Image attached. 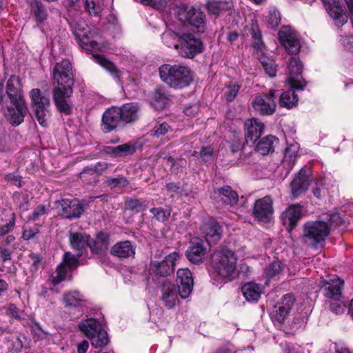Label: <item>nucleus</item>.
<instances>
[{
  "label": "nucleus",
  "instance_id": "obj_62",
  "mask_svg": "<svg viewBox=\"0 0 353 353\" xmlns=\"http://www.w3.org/2000/svg\"><path fill=\"white\" fill-rule=\"evenodd\" d=\"M108 168L107 164L105 163H98L94 168H88L84 170L81 174H85L86 173L90 172H97L101 174L104 170Z\"/></svg>",
  "mask_w": 353,
  "mask_h": 353
},
{
  "label": "nucleus",
  "instance_id": "obj_58",
  "mask_svg": "<svg viewBox=\"0 0 353 353\" xmlns=\"http://www.w3.org/2000/svg\"><path fill=\"white\" fill-rule=\"evenodd\" d=\"M109 184L112 188H122L128 185V181L124 177L110 179Z\"/></svg>",
  "mask_w": 353,
  "mask_h": 353
},
{
  "label": "nucleus",
  "instance_id": "obj_36",
  "mask_svg": "<svg viewBox=\"0 0 353 353\" xmlns=\"http://www.w3.org/2000/svg\"><path fill=\"white\" fill-rule=\"evenodd\" d=\"M203 46H174L177 52L184 58L192 59L203 50Z\"/></svg>",
  "mask_w": 353,
  "mask_h": 353
},
{
  "label": "nucleus",
  "instance_id": "obj_14",
  "mask_svg": "<svg viewBox=\"0 0 353 353\" xmlns=\"http://www.w3.org/2000/svg\"><path fill=\"white\" fill-rule=\"evenodd\" d=\"M176 281L180 296L182 299L188 298L192 293L194 285L191 272L188 268L179 269L176 272Z\"/></svg>",
  "mask_w": 353,
  "mask_h": 353
},
{
  "label": "nucleus",
  "instance_id": "obj_54",
  "mask_svg": "<svg viewBox=\"0 0 353 353\" xmlns=\"http://www.w3.org/2000/svg\"><path fill=\"white\" fill-rule=\"evenodd\" d=\"M88 26L83 21L79 20L74 25V34L76 36L85 37L87 34Z\"/></svg>",
  "mask_w": 353,
  "mask_h": 353
},
{
  "label": "nucleus",
  "instance_id": "obj_25",
  "mask_svg": "<svg viewBox=\"0 0 353 353\" xmlns=\"http://www.w3.org/2000/svg\"><path fill=\"white\" fill-rule=\"evenodd\" d=\"M162 301L165 305L168 308L173 307L178 302L179 291L174 284L165 282L163 284L162 288Z\"/></svg>",
  "mask_w": 353,
  "mask_h": 353
},
{
  "label": "nucleus",
  "instance_id": "obj_9",
  "mask_svg": "<svg viewBox=\"0 0 353 353\" xmlns=\"http://www.w3.org/2000/svg\"><path fill=\"white\" fill-rule=\"evenodd\" d=\"M276 91L270 90L268 94L256 96L252 102L254 110L261 115L272 114L276 110L275 94Z\"/></svg>",
  "mask_w": 353,
  "mask_h": 353
},
{
  "label": "nucleus",
  "instance_id": "obj_1",
  "mask_svg": "<svg viewBox=\"0 0 353 353\" xmlns=\"http://www.w3.org/2000/svg\"><path fill=\"white\" fill-rule=\"evenodd\" d=\"M53 80L57 86L53 90V99L58 110L70 114L72 106L70 97L72 94V72L71 63L63 59L57 63L53 69Z\"/></svg>",
  "mask_w": 353,
  "mask_h": 353
},
{
  "label": "nucleus",
  "instance_id": "obj_56",
  "mask_svg": "<svg viewBox=\"0 0 353 353\" xmlns=\"http://www.w3.org/2000/svg\"><path fill=\"white\" fill-rule=\"evenodd\" d=\"M294 298L292 295L291 294H285L283 296V299L281 301V303H279V304L281 305V306H283V307H285L288 312H290L293 304H294Z\"/></svg>",
  "mask_w": 353,
  "mask_h": 353
},
{
  "label": "nucleus",
  "instance_id": "obj_44",
  "mask_svg": "<svg viewBox=\"0 0 353 353\" xmlns=\"http://www.w3.org/2000/svg\"><path fill=\"white\" fill-rule=\"evenodd\" d=\"M285 309V307L281 306L279 304L276 305L271 313V317L273 321L278 323L283 322L289 314Z\"/></svg>",
  "mask_w": 353,
  "mask_h": 353
},
{
  "label": "nucleus",
  "instance_id": "obj_55",
  "mask_svg": "<svg viewBox=\"0 0 353 353\" xmlns=\"http://www.w3.org/2000/svg\"><path fill=\"white\" fill-rule=\"evenodd\" d=\"M46 213V209L45 205H39L34 209L32 214L28 216V220L37 221L40 219L41 216L44 215Z\"/></svg>",
  "mask_w": 353,
  "mask_h": 353
},
{
  "label": "nucleus",
  "instance_id": "obj_59",
  "mask_svg": "<svg viewBox=\"0 0 353 353\" xmlns=\"http://www.w3.org/2000/svg\"><path fill=\"white\" fill-rule=\"evenodd\" d=\"M7 314L11 318L18 320L21 319V312L17 308V307L14 304L10 303L8 305Z\"/></svg>",
  "mask_w": 353,
  "mask_h": 353
},
{
  "label": "nucleus",
  "instance_id": "obj_37",
  "mask_svg": "<svg viewBox=\"0 0 353 353\" xmlns=\"http://www.w3.org/2000/svg\"><path fill=\"white\" fill-rule=\"evenodd\" d=\"M108 236L105 234H99L97 236V241L93 243L89 241L88 246L92 252L97 254H103L106 250L108 244Z\"/></svg>",
  "mask_w": 353,
  "mask_h": 353
},
{
  "label": "nucleus",
  "instance_id": "obj_30",
  "mask_svg": "<svg viewBox=\"0 0 353 353\" xmlns=\"http://www.w3.org/2000/svg\"><path fill=\"white\" fill-rule=\"evenodd\" d=\"M279 39L281 44H296L300 43V36L290 26H283L279 32Z\"/></svg>",
  "mask_w": 353,
  "mask_h": 353
},
{
  "label": "nucleus",
  "instance_id": "obj_24",
  "mask_svg": "<svg viewBox=\"0 0 353 353\" xmlns=\"http://www.w3.org/2000/svg\"><path fill=\"white\" fill-rule=\"evenodd\" d=\"M62 212L66 219H78L83 212V208L78 199H62L59 201Z\"/></svg>",
  "mask_w": 353,
  "mask_h": 353
},
{
  "label": "nucleus",
  "instance_id": "obj_50",
  "mask_svg": "<svg viewBox=\"0 0 353 353\" xmlns=\"http://www.w3.org/2000/svg\"><path fill=\"white\" fill-rule=\"evenodd\" d=\"M249 32L253 40V44H263L261 32L256 23H252Z\"/></svg>",
  "mask_w": 353,
  "mask_h": 353
},
{
  "label": "nucleus",
  "instance_id": "obj_3",
  "mask_svg": "<svg viewBox=\"0 0 353 353\" xmlns=\"http://www.w3.org/2000/svg\"><path fill=\"white\" fill-rule=\"evenodd\" d=\"M161 79L174 89H182L190 85L193 81L192 71L181 65L163 64L159 68Z\"/></svg>",
  "mask_w": 353,
  "mask_h": 353
},
{
  "label": "nucleus",
  "instance_id": "obj_2",
  "mask_svg": "<svg viewBox=\"0 0 353 353\" xmlns=\"http://www.w3.org/2000/svg\"><path fill=\"white\" fill-rule=\"evenodd\" d=\"M236 261L237 258L233 251L227 248H221L212 255L210 274L230 279L235 272Z\"/></svg>",
  "mask_w": 353,
  "mask_h": 353
},
{
  "label": "nucleus",
  "instance_id": "obj_13",
  "mask_svg": "<svg viewBox=\"0 0 353 353\" xmlns=\"http://www.w3.org/2000/svg\"><path fill=\"white\" fill-rule=\"evenodd\" d=\"M3 108V114L6 119L13 126H18L23 122L24 117L28 112L26 102L10 103Z\"/></svg>",
  "mask_w": 353,
  "mask_h": 353
},
{
  "label": "nucleus",
  "instance_id": "obj_34",
  "mask_svg": "<svg viewBox=\"0 0 353 353\" xmlns=\"http://www.w3.org/2000/svg\"><path fill=\"white\" fill-rule=\"evenodd\" d=\"M208 12L210 14L218 16L221 12L231 8V4L227 1L211 0L206 4Z\"/></svg>",
  "mask_w": 353,
  "mask_h": 353
},
{
  "label": "nucleus",
  "instance_id": "obj_11",
  "mask_svg": "<svg viewBox=\"0 0 353 353\" xmlns=\"http://www.w3.org/2000/svg\"><path fill=\"white\" fill-rule=\"evenodd\" d=\"M179 259V253L173 252L167 255L161 261H152L150 270L157 275L168 276L174 273L176 261Z\"/></svg>",
  "mask_w": 353,
  "mask_h": 353
},
{
  "label": "nucleus",
  "instance_id": "obj_5",
  "mask_svg": "<svg viewBox=\"0 0 353 353\" xmlns=\"http://www.w3.org/2000/svg\"><path fill=\"white\" fill-rule=\"evenodd\" d=\"M29 97L38 123L43 127H47L50 118V101L48 94L39 88H33L29 92Z\"/></svg>",
  "mask_w": 353,
  "mask_h": 353
},
{
  "label": "nucleus",
  "instance_id": "obj_35",
  "mask_svg": "<svg viewBox=\"0 0 353 353\" xmlns=\"http://www.w3.org/2000/svg\"><path fill=\"white\" fill-rule=\"evenodd\" d=\"M298 97L293 90H288L281 94L279 104L282 108L291 109L298 103Z\"/></svg>",
  "mask_w": 353,
  "mask_h": 353
},
{
  "label": "nucleus",
  "instance_id": "obj_18",
  "mask_svg": "<svg viewBox=\"0 0 353 353\" xmlns=\"http://www.w3.org/2000/svg\"><path fill=\"white\" fill-rule=\"evenodd\" d=\"M201 230L205 241L210 245L220 240L222 234V228L218 222L212 218L208 219L203 223Z\"/></svg>",
  "mask_w": 353,
  "mask_h": 353
},
{
  "label": "nucleus",
  "instance_id": "obj_57",
  "mask_svg": "<svg viewBox=\"0 0 353 353\" xmlns=\"http://www.w3.org/2000/svg\"><path fill=\"white\" fill-rule=\"evenodd\" d=\"M170 130H171V127L167 123L163 122L154 128V134L157 137L163 136Z\"/></svg>",
  "mask_w": 353,
  "mask_h": 353
},
{
  "label": "nucleus",
  "instance_id": "obj_53",
  "mask_svg": "<svg viewBox=\"0 0 353 353\" xmlns=\"http://www.w3.org/2000/svg\"><path fill=\"white\" fill-rule=\"evenodd\" d=\"M239 86L236 84L229 85L224 92V96L228 101H232L236 96Z\"/></svg>",
  "mask_w": 353,
  "mask_h": 353
},
{
  "label": "nucleus",
  "instance_id": "obj_33",
  "mask_svg": "<svg viewBox=\"0 0 353 353\" xmlns=\"http://www.w3.org/2000/svg\"><path fill=\"white\" fill-rule=\"evenodd\" d=\"M279 139L272 135H268L259 141L255 147V150L263 155H266L274 150L275 143H278Z\"/></svg>",
  "mask_w": 353,
  "mask_h": 353
},
{
  "label": "nucleus",
  "instance_id": "obj_49",
  "mask_svg": "<svg viewBox=\"0 0 353 353\" xmlns=\"http://www.w3.org/2000/svg\"><path fill=\"white\" fill-rule=\"evenodd\" d=\"M176 36L178 38L177 41L181 43V44H202V42L195 38L194 35L192 33H184L180 36Z\"/></svg>",
  "mask_w": 353,
  "mask_h": 353
},
{
  "label": "nucleus",
  "instance_id": "obj_21",
  "mask_svg": "<svg viewBox=\"0 0 353 353\" xmlns=\"http://www.w3.org/2000/svg\"><path fill=\"white\" fill-rule=\"evenodd\" d=\"M122 123L119 108L112 107L105 111L102 117V130L104 132H110Z\"/></svg>",
  "mask_w": 353,
  "mask_h": 353
},
{
  "label": "nucleus",
  "instance_id": "obj_47",
  "mask_svg": "<svg viewBox=\"0 0 353 353\" xmlns=\"http://www.w3.org/2000/svg\"><path fill=\"white\" fill-rule=\"evenodd\" d=\"M150 212L154 215L157 220L161 222L167 221L171 213L170 209L164 210L161 208H151Z\"/></svg>",
  "mask_w": 353,
  "mask_h": 353
},
{
  "label": "nucleus",
  "instance_id": "obj_23",
  "mask_svg": "<svg viewBox=\"0 0 353 353\" xmlns=\"http://www.w3.org/2000/svg\"><path fill=\"white\" fill-rule=\"evenodd\" d=\"M86 47L87 48H85V50L87 51L88 55L90 56V58L93 59L97 63L101 65L107 71L110 72L115 79H120L121 71L117 69V68L112 62L108 61L101 54L95 53V46H86Z\"/></svg>",
  "mask_w": 353,
  "mask_h": 353
},
{
  "label": "nucleus",
  "instance_id": "obj_61",
  "mask_svg": "<svg viewBox=\"0 0 353 353\" xmlns=\"http://www.w3.org/2000/svg\"><path fill=\"white\" fill-rule=\"evenodd\" d=\"M12 252L3 245H0V258L2 263L11 260Z\"/></svg>",
  "mask_w": 353,
  "mask_h": 353
},
{
  "label": "nucleus",
  "instance_id": "obj_26",
  "mask_svg": "<svg viewBox=\"0 0 353 353\" xmlns=\"http://www.w3.org/2000/svg\"><path fill=\"white\" fill-rule=\"evenodd\" d=\"M205 253V249L203 247L202 241L196 239L192 241L191 245L186 251V256L192 263H199L203 261Z\"/></svg>",
  "mask_w": 353,
  "mask_h": 353
},
{
  "label": "nucleus",
  "instance_id": "obj_6",
  "mask_svg": "<svg viewBox=\"0 0 353 353\" xmlns=\"http://www.w3.org/2000/svg\"><path fill=\"white\" fill-rule=\"evenodd\" d=\"M78 327L90 340L94 348L102 347L109 342L108 333L103 329L100 322L94 318L81 321Z\"/></svg>",
  "mask_w": 353,
  "mask_h": 353
},
{
  "label": "nucleus",
  "instance_id": "obj_63",
  "mask_svg": "<svg viewBox=\"0 0 353 353\" xmlns=\"http://www.w3.org/2000/svg\"><path fill=\"white\" fill-rule=\"evenodd\" d=\"M263 66L265 72L270 77H274L276 74V68L272 61L263 62Z\"/></svg>",
  "mask_w": 353,
  "mask_h": 353
},
{
  "label": "nucleus",
  "instance_id": "obj_42",
  "mask_svg": "<svg viewBox=\"0 0 353 353\" xmlns=\"http://www.w3.org/2000/svg\"><path fill=\"white\" fill-rule=\"evenodd\" d=\"M327 220L325 221L331 228L342 227L345 228L346 225V221L344 218L341 217L339 213L333 212L327 216Z\"/></svg>",
  "mask_w": 353,
  "mask_h": 353
},
{
  "label": "nucleus",
  "instance_id": "obj_8",
  "mask_svg": "<svg viewBox=\"0 0 353 353\" xmlns=\"http://www.w3.org/2000/svg\"><path fill=\"white\" fill-rule=\"evenodd\" d=\"M62 303L69 312H74L70 319L75 320L82 315L88 301L79 292L70 291L63 294Z\"/></svg>",
  "mask_w": 353,
  "mask_h": 353
},
{
  "label": "nucleus",
  "instance_id": "obj_46",
  "mask_svg": "<svg viewBox=\"0 0 353 353\" xmlns=\"http://www.w3.org/2000/svg\"><path fill=\"white\" fill-rule=\"evenodd\" d=\"M67 271L63 263L59 264L56 270L55 274L52 275L50 281L55 285L65 279Z\"/></svg>",
  "mask_w": 353,
  "mask_h": 353
},
{
  "label": "nucleus",
  "instance_id": "obj_7",
  "mask_svg": "<svg viewBox=\"0 0 353 353\" xmlns=\"http://www.w3.org/2000/svg\"><path fill=\"white\" fill-rule=\"evenodd\" d=\"M329 234L330 226L325 221H311L304 224L303 238L311 247L316 248Z\"/></svg>",
  "mask_w": 353,
  "mask_h": 353
},
{
  "label": "nucleus",
  "instance_id": "obj_52",
  "mask_svg": "<svg viewBox=\"0 0 353 353\" xmlns=\"http://www.w3.org/2000/svg\"><path fill=\"white\" fill-rule=\"evenodd\" d=\"M128 205L131 210L141 212L146 208L147 203L145 201L137 199H131L128 201Z\"/></svg>",
  "mask_w": 353,
  "mask_h": 353
},
{
  "label": "nucleus",
  "instance_id": "obj_22",
  "mask_svg": "<svg viewBox=\"0 0 353 353\" xmlns=\"http://www.w3.org/2000/svg\"><path fill=\"white\" fill-rule=\"evenodd\" d=\"M302 216V209L299 205H291L281 214L282 223L289 231L296 225Z\"/></svg>",
  "mask_w": 353,
  "mask_h": 353
},
{
  "label": "nucleus",
  "instance_id": "obj_4",
  "mask_svg": "<svg viewBox=\"0 0 353 353\" xmlns=\"http://www.w3.org/2000/svg\"><path fill=\"white\" fill-rule=\"evenodd\" d=\"M173 13L183 23H188L194 27L197 32H203L205 29V15L196 10L191 4L180 1L171 3Z\"/></svg>",
  "mask_w": 353,
  "mask_h": 353
},
{
  "label": "nucleus",
  "instance_id": "obj_31",
  "mask_svg": "<svg viewBox=\"0 0 353 353\" xmlns=\"http://www.w3.org/2000/svg\"><path fill=\"white\" fill-rule=\"evenodd\" d=\"M110 253L119 258H128L134 256V248L129 241L116 243L110 250Z\"/></svg>",
  "mask_w": 353,
  "mask_h": 353
},
{
  "label": "nucleus",
  "instance_id": "obj_12",
  "mask_svg": "<svg viewBox=\"0 0 353 353\" xmlns=\"http://www.w3.org/2000/svg\"><path fill=\"white\" fill-rule=\"evenodd\" d=\"M254 216L259 221L268 223L274 214L273 201L270 196H265L255 201L252 209Z\"/></svg>",
  "mask_w": 353,
  "mask_h": 353
},
{
  "label": "nucleus",
  "instance_id": "obj_38",
  "mask_svg": "<svg viewBox=\"0 0 353 353\" xmlns=\"http://www.w3.org/2000/svg\"><path fill=\"white\" fill-rule=\"evenodd\" d=\"M219 194L223 201L229 205H234L239 201L237 193L231 187L225 185L219 189Z\"/></svg>",
  "mask_w": 353,
  "mask_h": 353
},
{
  "label": "nucleus",
  "instance_id": "obj_41",
  "mask_svg": "<svg viewBox=\"0 0 353 353\" xmlns=\"http://www.w3.org/2000/svg\"><path fill=\"white\" fill-rule=\"evenodd\" d=\"M283 265L279 261H274L264 270L265 276L270 279L279 276L283 270Z\"/></svg>",
  "mask_w": 353,
  "mask_h": 353
},
{
  "label": "nucleus",
  "instance_id": "obj_19",
  "mask_svg": "<svg viewBox=\"0 0 353 353\" xmlns=\"http://www.w3.org/2000/svg\"><path fill=\"white\" fill-rule=\"evenodd\" d=\"M343 284V280L337 276H334L328 281H323L321 289L326 297L338 301L341 297Z\"/></svg>",
  "mask_w": 353,
  "mask_h": 353
},
{
  "label": "nucleus",
  "instance_id": "obj_16",
  "mask_svg": "<svg viewBox=\"0 0 353 353\" xmlns=\"http://www.w3.org/2000/svg\"><path fill=\"white\" fill-rule=\"evenodd\" d=\"M326 11L334 20L337 26H342L347 21V15L344 12L339 0H321Z\"/></svg>",
  "mask_w": 353,
  "mask_h": 353
},
{
  "label": "nucleus",
  "instance_id": "obj_20",
  "mask_svg": "<svg viewBox=\"0 0 353 353\" xmlns=\"http://www.w3.org/2000/svg\"><path fill=\"white\" fill-rule=\"evenodd\" d=\"M245 137L247 143H254L263 133L264 125L256 119H248L244 123Z\"/></svg>",
  "mask_w": 353,
  "mask_h": 353
},
{
  "label": "nucleus",
  "instance_id": "obj_17",
  "mask_svg": "<svg viewBox=\"0 0 353 353\" xmlns=\"http://www.w3.org/2000/svg\"><path fill=\"white\" fill-rule=\"evenodd\" d=\"M310 181L308 170L302 168L291 183V193L293 198H297L305 192Z\"/></svg>",
  "mask_w": 353,
  "mask_h": 353
},
{
  "label": "nucleus",
  "instance_id": "obj_29",
  "mask_svg": "<svg viewBox=\"0 0 353 353\" xmlns=\"http://www.w3.org/2000/svg\"><path fill=\"white\" fill-rule=\"evenodd\" d=\"M122 123H128L135 121L139 118V108L136 103H130L119 108Z\"/></svg>",
  "mask_w": 353,
  "mask_h": 353
},
{
  "label": "nucleus",
  "instance_id": "obj_64",
  "mask_svg": "<svg viewBox=\"0 0 353 353\" xmlns=\"http://www.w3.org/2000/svg\"><path fill=\"white\" fill-rule=\"evenodd\" d=\"M149 3L147 6H150L154 8L159 10H163L167 6L166 0H149Z\"/></svg>",
  "mask_w": 353,
  "mask_h": 353
},
{
  "label": "nucleus",
  "instance_id": "obj_32",
  "mask_svg": "<svg viewBox=\"0 0 353 353\" xmlns=\"http://www.w3.org/2000/svg\"><path fill=\"white\" fill-rule=\"evenodd\" d=\"M241 291L248 301L256 302L261 296L262 288L256 283L249 282L243 285Z\"/></svg>",
  "mask_w": 353,
  "mask_h": 353
},
{
  "label": "nucleus",
  "instance_id": "obj_45",
  "mask_svg": "<svg viewBox=\"0 0 353 353\" xmlns=\"http://www.w3.org/2000/svg\"><path fill=\"white\" fill-rule=\"evenodd\" d=\"M136 151L134 145L124 143L117 146V157H125L132 155Z\"/></svg>",
  "mask_w": 353,
  "mask_h": 353
},
{
  "label": "nucleus",
  "instance_id": "obj_39",
  "mask_svg": "<svg viewBox=\"0 0 353 353\" xmlns=\"http://www.w3.org/2000/svg\"><path fill=\"white\" fill-rule=\"evenodd\" d=\"M31 14L36 18V20L39 22L44 21L48 17V13L42 5L38 1H33L31 3Z\"/></svg>",
  "mask_w": 353,
  "mask_h": 353
},
{
  "label": "nucleus",
  "instance_id": "obj_10",
  "mask_svg": "<svg viewBox=\"0 0 353 353\" xmlns=\"http://www.w3.org/2000/svg\"><path fill=\"white\" fill-rule=\"evenodd\" d=\"M288 82L293 90H303L307 83L303 79L301 73L303 71L302 63L296 57H291L288 61Z\"/></svg>",
  "mask_w": 353,
  "mask_h": 353
},
{
  "label": "nucleus",
  "instance_id": "obj_27",
  "mask_svg": "<svg viewBox=\"0 0 353 353\" xmlns=\"http://www.w3.org/2000/svg\"><path fill=\"white\" fill-rule=\"evenodd\" d=\"M169 99L166 90L161 87L156 88L150 96V103L157 110L165 108Z\"/></svg>",
  "mask_w": 353,
  "mask_h": 353
},
{
  "label": "nucleus",
  "instance_id": "obj_60",
  "mask_svg": "<svg viewBox=\"0 0 353 353\" xmlns=\"http://www.w3.org/2000/svg\"><path fill=\"white\" fill-rule=\"evenodd\" d=\"M345 305L342 303L340 299L338 301L330 303V310L336 314L343 313L345 310Z\"/></svg>",
  "mask_w": 353,
  "mask_h": 353
},
{
  "label": "nucleus",
  "instance_id": "obj_48",
  "mask_svg": "<svg viewBox=\"0 0 353 353\" xmlns=\"http://www.w3.org/2000/svg\"><path fill=\"white\" fill-rule=\"evenodd\" d=\"M281 22V16L278 10L273 8L269 12L267 17V23L272 28H276Z\"/></svg>",
  "mask_w": 353,
  "mask_h": 353
},
{
  "label": "nucleus",
  "instance_id": "obj_51",
  "mask_svg": "<svg viewBox=\"0 0 353 353\" xmlns=\"http://www.w3.org/2000/svg\"><path fill=\"white\" fill-rule=\"evenodd\" d=\"M85 7L90 15L97 16L101 12V7L97 4L93 0H85Z\"/></svg>",
  "mask_w": 353,
  "mask_h": 353
},
{
  "label": "nucleus",
  "instance_id": "obj_43",
  "mask_svg": "<svg viewBox=\"0 0 353 353\" xmlns=\"http://www.w3.org/2000/svg\"><path fill=\"white\" fill-rule=\"evenodd\" d=\"M82 255V253L79 252L77 254V256H75L74 254H71L70 252H65L63 256V262L61 263H63L65 266H67L69 269H74L76 268L79 265V258Z\"/></svg>",
  "mask_w": 353,
  "mask_h": 353
},
{
  "label": "nucleus",
  "instance_id": "obj_28",
  "mask_svg": "<svg viewBox=\"0 0 353 353\" xmlns=\"http://www.w3.org/2000/svg\"><path fill=\"white\" fill-rule=\"evenodd\" d=\"M90 239V235L85 233L70 232L69 235L71 248L81 253H83V250L88 246Z\"/></svg>",
  "mask_w": 353,
  "mask_h": 353
},
{
  "label": "nucleus",
  "instance_id": "obj_15",
  "mask_svg": "<svg viewBox=\"0 0 353 353\" xmlns=\"http://www.w3.org/2000/svg\"><path fill=\"white\" fill-rule=\"evenodd\" d=\"M6 93L10 103L26 102L19 77L11 75L6 82Z\"/></svg>",
  "mask_w": 353,
  "mask_h": 353
},
{
  "label": "nucleus",
  "instance_id": "obj_40",
  "mask_svg": "<svg viewBox=\"0 0 353 353\" xmlns=\"http://www.w3.org/2000/svg\"><path fill=\"white\" fill-rule=\"evenodd\" d=\"M298 150L299 145L297 143L292 144L285 149L283 163L286 164L289 168H291L295 162Z\"/></svg>",
  "mask_w": 353,
  "mask_h": 353
}]
</instances>
